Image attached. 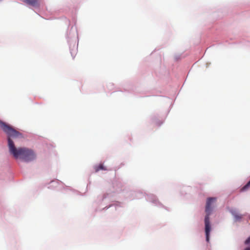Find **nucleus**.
<instances>
[{
    "label": "nucleus",
    "mask_w": 250,
    "mask_h": 250,
    "mask_svg": "<svg viewBox=\"0 0 250 250\" xmlns=\"http://www.w3.org/2000/svg\"><path fill=\"white\" fill-rule=\"evenodd\" d=\"M0 126L6 133L8 138V146L9 152L16 159L20 158L24 161L29 162L34 160L36 155L31 150L26 147L16 148L12 138H22V134L15 130L12 126L0 121Z\"/></svg>",
    "instance_id": "1"
},
{
    "label": "nucleus",
    "mask_w": 250,
    "mask_h": 250,
    "mask_svg": "<svg viewBox=\"0 0 250 250\" xmlns=\"http://www.w3.org/2000/svg\"><path fill=\"white\" fill-rule=\"evenodd\" d=\"M245 244L246 245H249L250 244V236L246 239L244 242Z\"/></svg>",
    "instance_id": "7"
},
{
    "label": "nucleus",
    "mask_w": 250,
    "mask_h": 250,
    "mask_svg": "<svg viewBox=\"0 0 250 250\" xmlns=\"http://www.w3.org/2000/svg\"><path fill=\"white\" fill-rule=\"evenodd\" d=\"M216 198L214 197H210L207 199L205 211L206 215L205 218V233L206 236V240L207 242H209V233L211 230V226L209 221V215L211 214L213 207L212 204L215 202Z\"/></svg>",
    "instance_id": "2"
},
{
    "label": "nucleus",
    "mask_w": 250,
    "mask_h": 250,
    "mask_svg": "<svg viewBox=\"0 0 250 250\" xmlns=\"http://www.w3.org/2000/svg\"><path fill=\"white\" fill-rule=\"evenodd\" d=\"M244 250H250V247H247Z\"/></svg>",
    "instance_id": "8"
},
{
    "label": "nucleus",
    "mask_w": 250,
    "mask_h": 250,
    "mask_svg": "<svg viewBox=\"0 0 250 250\" xmlns=\"http://www.w3.org/2000/svg\"><path fill=\"white\" fill-rule=\"evenodd\" d=\"M23 1L26 4L32 6H37L39 4L38 0H23Z\"/></svg>",
    "instance_id": "4"
},
{
    "label": "nucleus",
    "mask_w": 250,
    "mask_h": 250,
    "mask_svg": "<svg viewBox=\"0 0 250 250\" xmlns=\"http://www.w3.org/2000/svg\"><path fill=\"white\" fill-rule=\"evenodd\" d=\"M100 170H106V169L104 167V166L103 164H100L99 166H98L96 168V171L97 172L98 171H99Z\"/></svg>",
    "instance_id": "5"
},
{
    "label": "nucleus",
    "mask_w": 250,
    "mask_h": 250,
    "mask_svg": "<svg viewBox=\"0 0 250 250\" xmlns=\"http://www.w3.org/2000/svg\"><path fill=\"white\" fill-rule=\"evenodd\" d=\"M250 188V181L245 186H244L241 189V190H242V191L246 190Z\"/></svg>",
    "instance_id": "6"
},
{
    "label": "nucleus",
    "mask_w": 250,
    "mask_h": 250,
    "mask_svg": "<svg viewBox=\"0 0 250 250\" xmlns=\"http://www.w3.org/2000/svg\"><path fill=\"white\" fill-rule=\"evenodd\" d=\"M230 212L236 221L240 220L243 217L242 215L238 214L235 210H231Z\"/></svg>",
    "instance_id": "3"
}]
</instances>
